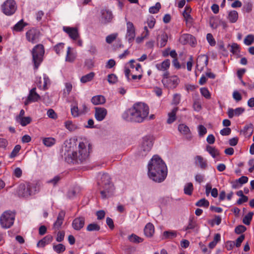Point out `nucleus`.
<instances>
[{
  "label": "nucleus",
  "mask_w": 254,
  "mask_h": 254,
  "mask_svg": "<svg viewBox=\"0 0 254 254\" xmlns=\"http://www.w3.org/2000/svg\"><path fill=\"white\" fill-rule=\"evenodd\" d=\"M149 108L147 105L137 102L122 114L123 119L129 122L141 123L148 117Z\"/></svg>",
  "instance_id": "1"
},
{
  "label": "nucleus",
  "mask_w": 254,
  "mask_h": 254,
  "mask_svg": "<svg viewBox=\"0 0 254 254\" xmlns=\"http://www.w3.org/2000/svg\"><path fill=\"white\" fill-rule=\"evenodd\" d=\"M148 175L150 179L157 183L163 182L167 175V168L163 160L154 155L148 164Z\"/></svg>",
  "instance_id": "2"
},
{
  "label": "nucleus",
  "mask_w": 254,
  "mask_h": 254,
  "mask_svg": "<svg viewBox=\"0 0 254 254\" xmlns=\"http://www.w3.org/2000/svg\"><path fill=\"white\" fill-rule=\"evenodd\" d=\"M89 153L85 144L81 142L78 145V151L68 153L65 157V160L68 163H83L88 159Z\"/></svg>",
  "instance_id": "3"
},
{
  "label": "nucleus",
  "mask_w": 254,
  "mask_h": 254,
  "mask_svg": "<svg viewBox=\"0 0 254 254\" xmlns=\"http://www.w3.org/2000/svg\"><path fill=\"white\" fill-rule=\"evenodd\" d=\"M98 189L102 199H107L112 196L115 191L113 184L110 176L106 173L102 175L98 182Z\"/></svg>",
  "instance_id": "4"
},
{
  "label": "nucleus",
  "mask_w": 254,
  "mask_h": 254,
  "mask_svg": "<svg viewBox=\"0 0 254 254\" xmlns=\"http://www.w3.org/2000/svg\"><path fill=\"white\" fill-rule=\"evenodd\" d=\"M39 188L36 183H27L26 185L20 184L16 189V194L20 197H28L39 191Z\"/></svg>",
  "instance_id": "5"
},
{
  "label": "nucleus",
  "mask_w": 254,
  "mask_h": 254,
  "mask_svg": "<svg viewBox=\"0 0 254 254\" xmlns=\"http://www.w3.org/2000/svg\"><path fill=\"white\" fill-rule=\"evenodd\" d=\"M44 53V48L42 44L37 45L32 49V62L35 69L37 70L42 62Z\"/></svg>",
  "instance_id": "6"
},
{
  "label": "nucleus",
  "mask_w": 254,
  "mask_h": 254,
  "mask_svg": "<svg viewBox=\"0 0 254 254\" xmlns=\"http://www.w3.org/2000/svg\"><path fill=\"white\" fill-rule=\"evenodd\" d=\"M15 214L10 211H5L1 216L0 221L1 226L4 228H10L13 224Z\"/></svg>",
  "instance_id": "7"
},
{
  "label": "nucleus",
  "mask_w": 254,
  "mask_h": 254,
  "mask_svg": "<svg viewBox=\"0 0 254 254\" xmlns=\"http://www.w3.org/2000/svg\"><path fill=\"white\" fill-rule=\"evenodd\" d=\"M17 8L16 3L14 0H6L1 5L3 13L7 16L13 14Z\"/></svg>",
  "instance_id": "8"
},
{
  "label": "nucleus",
  "mask_w": 254,
  "mask_h": 254,
  "mask_svg": "<svg viewBox=\"0 0 254 254\" xmlns=\"http://www.w3.org/2000/svg\"><path fill=\"white\" fill-rule=\"evenodd\" d=\"M152 146L153 142L151 139L146 137L143 138L139 150V155L145 156L150 151Z\"/></svg>",
  "instance_id": "9"
},
{
  "label": "nucleus",
  "mask_w": 254,
  "mask_h": 254,
  "mask_svg": "<svg viewBox=\"0 0 254 254\" xmlns=\"http://www.w3.org/2000/svg\"><path fill=\"white\" fill-rule=\"evenodd\" d=\"M162 82L163 85L169 89L175 88L180 82L179 78L176 75L163 78Z\"/></svg>",
  "instance_id": "10"
},
{
  "label": "nucleus",
  "mask_w": 254,
  "mask_h": 254,
  "mask_svg": "<svg viewBox=\"0 0 254 254\" xmlns=\"http://www.w3.org/2000/svg\"><path fill=\"white\" fill-rule=\"evenodd\" d=\"M170 66V61L169 59L164 60L161 63L156 64V68L159 71H163L164 73L162 75L164 78L168 77L170 75V73L168 71V69Z\"/></svg>",
  "instance_id": "11"
},
{
  "label": "nucleus",
  "mask_w": 254,
  "mask_h": 254,
  "mask_svg": "<svg viewBox=\"0 0 254 254\" xmlns=\"http://www.w3.org/2000/svg\"><path fill=\"white\" fill-rule=\"evenodd\" d=\"M40 32L36 29L32 28L28 30L26 33L27 40L32 43H36L39 41Z\"/></svg>",
  "instance_id": "12"
},
{
  "label": "nucleus",
  "mask_w": 254,
  "mask_h": 254,
  "mask_svg": "<svg viewBox=\"0 0 254 254\" xmlns=\"http://www.w3.org/2000/svg\"><path fill=\"white\" fill-rule=\"evenodd\" d=\"M135 37V28L131 22L128 21L127 23L126 38L129 43L132 42Z\"/></svg>",
  "instance_id": "13"
},
{
  "label": "nucleus",
  "mask_w": 254,
  "mask_h": 254,
  "mask_svg": "<svg viewBox=\"0 0 254 254\" xmlns=\"http://www.w3.org/2000/svg\"><path fill=\"white\" fill-rule=\"evenodd\" d=\"M101 22L102 23L106 24L110 22L113 17L112 12L109 10L102 9L101 10Z\"/></svg>",
  "instance_id": "14"
},
{
  "label": "nucleus",
  "mask_w": 254,
  "mask_h": 254,
  "mask_svg": "<svg viewBox=\"0 0 254 254\" xmlns=\"http://www.w3.org/2000/svg\"><path fill=\"white\" fill-rule=\"evenodd\" d=\"M180 40L181 43L184 45L188 44L191 45H194L196 42L194 37L189 34H184L182 35Z\"/></svg>",
  "instance_id": "15"
},
{
  "label": "nucleus",
  "mask_w": 254,
  "mask_h": 254,
  "mask_svg": "<svg viewBox=\"0 0 254 254\" xmlns=\"http://www.w3.org/2000/svg\"><path fill=\"white\" fill-rule=\"evenodd\" d=\"M40 99V95L36 92V88H33L30 90L29 94L27 97L25 104L27 105L30 102H35L38 101Z\"/></svg>",
  "instance_id": "16"
},
{
  "label": "nucleus",
  "mask_w": 254,
  "mask_h": 254,
  "mask_svg": "<svg viewBox=\"0 0 254 254\" xmlns=\"http://www.w3.org/2000/svg\"><path fill=\"white\" fill-rule=\"evenodd\" d=\"M95 117L98 121H103L107 114V111L104 108L96 107L95 108Z\"/></svg>",
  "instance_id": "17"
},
{
  "label": "nucleus",
  "mask_w": 254,
  "mask_h": 254,
  "mask_svg": "<svg viewBox=\"0 0 254 254\" xmlns=\"http://www.w3.org/2000/svg\"><path fill=\"white\" fill-rule=\"evenodd\" d=\"M63 30L73 40H76L79 37L78 30L76 28L64 26Z\"/></svg>",
  "instance_id": "18"
},
{
  "label": "nucleus",
  "mask_w": 254,
  "mask_h": 254,
  "mask_svg": "<svg viewBox=\"0 0 254 254\" xmlns=\"http://www.w3.org/2000/svg\"><path fill=\"white\" fill-rule=\"evenodd\" d=\"M85 223V218L83 217H79L75 218L72 223L73 229L75 230H80L82 229Z\"/></svg>",
  "instance_id": "19"
},
{
  "label": "nucleus",
  "mask_w": 254,
  "mask_h": 254,
  "mask_svg": "<svg viewBox=\"0 0 254 254\" xmlns=\"http://www.w3.org/2000/svg\"><path fill=\"white\" fill-rule=\"evenodd\" d=\"M245 111V109L242 107L237 108L235 109L229 108L227 114L229 118L231 119L234 116H239Z\"/></svg>",
  "instance_id": "20"
},
{
  "label": "nucleus",
  "mask_w": 254,
  "mask_h": 254,
  "mask_svg": "<svg viewBox=\"0 0 254 254\" xmlns=\"http://www.w3.org/2000/svg\"><path fill=\"white\" fill-rule=\"evenodd\" d=\"M194 160L195 164L197 165L201 169L204 170L207 168V161L202 156L197 155L195 157Z\"/></svg>",
  "instance_id": "21"
},
{
  "label": "nucleus",
  "mask_w": 254,
  "mask_h": 254,
  "mask_svg": "<svg viewBox=\"0 0 254 254\" xmlns=\"http://www.w3.org/2000/svg\"><path fill=\"white\" fill-rule=\"evenodd\" d=\"M65 216V212L61 211L58 214L56 221L54 224V228L59 229L63 224V221Z\"/></svg>",
  "instance_id": "22"
},
{
  "label": "nucleus",
  "mask_w": 254,
  "mask_h": 254,
  "mask_svg": "<svg viewBox=\"0 0 254 254\" xmlns=\"http://www.w3.org/2000/svg\"><path fill=\"white\" fill-rule=\"evenodd\" d=\"M144 235L147 237H151L154 233V227L151 223H148L145 226L144 229Z\"/></svg>",
  "instance_id": "23"
},
{
  "label": "nucleus",
  "mask_w": 254,
  "mask_h": 254,
  "mask_svg": "<svg viewBox=\"0 0 254 254\" xmlns=\"http://www.w3.org/2000/svg\"><path fill=\"white\" fill-rule=\"evenodd\" d=\"M178 233L175 230L165 231L163 233L162 239H173L177 236Z\"/></svg>",
  "instance_id": "24"
},
{
  "label": "nucleus",
  "mask_w": 254,
  "mask_h": 254,
  "mask_svg": "<svg viewBox=\"0 0 254 254\" xmlns=\"http://www.w3.org/2000/svg\"><path fill=\"white\" fill-rule=\"evenodd\" d=\"M53 240V237L51 235H48L45 236L43 239L40 240L37 246L38 247H44L46 245L50 243Z\"/></svg>",
  "instance_id": "25"
},
{
  "label": "nucleus",
  "mask_w": 254,
  "mask_h": 254,
  "mask_svg": "<svg viewBox=\"0 0 254 254\" xmlns=\"http://www.w3.org/2000/svg\"><path fill=\"white\" fill-rule=\"evenodd\" d=\"M179 131L182 134L188 135L187 137L188 139H190L191 138L190 130L189 127L185 124H180L178 126Z\"/></svg>",
  "instance_id": "26"
},
{
  "label": "nucleus",
  "mask_w": 254,
  "mask_h": 254,
  "mask_svg": "<svg viewBox=\"0 0 254 254\" xmlns=\"http://www.w3.org/2000/svg\"><path fill=\"white\" fill-rule=\"evenodd\" d=\"M106 102V99L102 95H96L93 96L91 99V102L95 105L103 104Z\"/></svg>",
  "instance_id": "27"
},
{
  "label": "nucleus",
  "mask_w": 254,
  "mask_h": 254,
  "mask_svg": "<svg viewBox=\"0 0 254 254\" xmlns=\"http://www.w3.org/2000/svg\"><path fill=\"white\" fill-rule=\"evenodd\" d=\"M178 110V107L174 108L170 113H168V119L167 120V123L169 124L173 123L176 119V113Z\"/></svg>",
  "instance_id": "28"
},
{
  "label": "nucleus",
  "mask_w": 254,
  "mask_h": 254,
  "mask_svg": "<svg viewBox=\"0 0 254 254\" xmlns=\"http://www.w3.org/2000/svg\"><path fill=\"white\" fill-rule=\"evenodd\" d=\"M206 150L211 155L213 158H215L219 155V151L215 147L207 145L206 147Z\"/></svg>",
  "instance_id": "29"
},
{
  "label": "nucleus",
  "mask_w": 254,
  "mask_h": 254,
  "mask_svg": "<svg viewBox=\"0 0 254 254\" xmlns=\"http://www.w3.org/2000/svg\"><path fill=\"white\" fill-rule=\"evenodd\" d=\"M238 18V13L235 10H232L229 12L228 19L231 23H235Z\"/></svg>",
  "instance_id": "30"
},
{
  "label": "nucleus",
  "mask_w": 254,
  "mask_h": 254,
  "mask_svg": "<svg viewBox=\"0 0 254 254\" xmlns=\"http://www.w3.org/2000/svg\"><path fill=\"white\" fill-rule=\"evenodd\" d=\"M75 55L73 53L71 52V48L68 47L67 48L66 55L65 57V61L69 63L73 62L75 59Z\"/></svg>",
  "instance_id": "31"
},
{
  "label": "nucleus",
  "mask_w": 254,
  "mask_h": 254,
  "mask_svg": "<svg viewBox=\"0 0 254 254\" xmlns=\"http://www.w3.org/2000/svg\"><path fill=\"white\" fill-rule=\"evenodd\" d=\"M168 39V35L163 32L158 38V40L159 41L160 47H164L166 46Z\"/></svg>",
  "instance_id": "32"
},
{
  "label": "nucleus",
  "mask_w": 254,
  "mask_h": 254,
  "mask_svg": "<svg viewBox=\"0 0 254 254\" xmlns=\"http://www.w3.org/2000/svg\"><path fill=\"white\" fill-rule=\"evenodd\" d=\"M16 121L22 127H25L30 124V123L32 122V119L30 117H25L22 118H19V120H17Z\"/></svg>",
  "instance_id": "33"
},
{
  "label": "nucleus",
  "mask_w": 254,
  "mask_h": 254,
  "mask_svg": "<svg viewBox=\"0 0 254 254\" xmlns=\"http://www.w3.org/2000/svg\"><path fill=\"white\" fill-rule=\"evenodd\" d=\"M94 75L95 73L93 72H91L82 76L80 78V81L83 83L90 81L93 78Z\"/></svg>",
  "instance_id": "34"
},
{
  "label": "nucleus",
  "mask_w": 254,
  "mask_h": 254,
  "mask_svg": "<svg viewBox=\"0 0 254 254\" xmlns=\"http://www.w3.org/2000/svg\"><path fill=\"white\" fill-rule=\"evenodd\" d=\"M128 239L130 242L134 243H140L143 241V238L139 237V236L134 234H132L131 235L128 236Z\"/></svg>",
  "instance_id": "35"
},
{
  "label": "nucleus",
  "mask_w": 254,
  "mask_h": 254,
  "mask_svg": "<svg viewBox=\"0 0 254 254\" xmlns=\"http://www.w3.org/2000/svg\"><path fill=\"white\" fill-rule=\"evenodd\" d=\"M221 236L219 234L217 233L215 234L214 237L213 241L211 242L208 245L209 248L210 249H213L217 244L218 242L220 241Z\"/></svg>",
  "instance_id": "36"
},
{
  "label": "nucleus",
  "mask_w": 254,
  "mask_h": 254,
  "mask_svg": "<svg viewBox=\"0 0 254 254\" xmlns=\"http://www.w3.org/2000/svg\"><path fill=\"white\" fill-rule=\"evenodd\" d=\"M193 190V185L191 183H188L186 184L184 187V193L186 194L190 195L192 194V192Z\"/></svg>",
  "instance_id": "37"
},
{
  "label": "nucleus",
  "mask_w": 254,
  "mask_h": 254,
  "mask_svg": "<svg viewBox=\"0 0 254 254\" xmlns=\"http://www.w3.org/2000/svg\"><path fill=\"white\" fill-rule=\"evenodd\" d=\"M71 114L73 117H77L81 115L80 110L78 109L77 105L76 104L71 106Z\"/></svg>",
  "instance_id": "38"
},
{
  "label": "nucleus",
  "mask_w": 254,
  "mask_h": 254,
  "mask_svg": "<svg viewBox=\"0 0 254 254\" xmlns=\"http://www.w3.org/2000/svg\"><path fill=\"white\" fill-rule=\"evenodd\" d=\"M53 250L58 254H61L65 250V246L62 244L54 245L53 247Z\"/></svg>",
  "instance_id": "39"
},
{
  "label": "nucleus",
  "mask_w": 254,
  "mask_h": 254,
  "mask_svg": "<svg viewBox=\"0 0 254 254\" xmlns=\"http://www.w3.org/2000/svg\"><path fill=\"white\" fill-rule=\"evenodd\" d=\"M55 139L53 137H46L43 139V144L47 146L51 147L53 146L55 143Z\"/></svg>",
  "instance_id": "40"
},
{
  "label": "nucleus",
  "mask_w": 254,
  "mask_h": 254,
  "mask_svg": "<svg viewBox=\"0 0 254 254\" xmlns=\"http://www.w3.org/2000/svg\"><path fill=\"white\" fill-rule=\"evenodd\" d=\"M26 25L27 23H24L23 20H21L14 25L13 29L16 31H21Z\"/></svg>",
  "instance_id": "41"
},
{
  "label": "nucleus",
  "mask_w": 254,
  "mask_h": 254,
  "mask_svg": "<svg viewBox=\"0 0 254 254\" xmlns=\"http://www.w3.org/2000/svg\"><path fill=\"white\" fill-rule=\"evenodd\" d=\"M65 127L70 131H74L77 129V127L71 121H67L65 122Z\"/></svg>",
  "instance_id": "42"
},
{
  "label": "nucleus",
  "mask_w": 254,
  "mask_h": 254,
  "mask_svg": "<svg viewBox=\"0 0 254 254\" xmlns=\"http://www.w3.org/2000/svg\"><path fill=\"white\" fill-rule=\"evenodd\" d=\"M86 229L88 231H98L100 229V227L97 223H93L89 224Z\"/></svg>",
  "instance_id": "43"
},
{
  "label": "nucleus",
  "mask_w": 254,
  "mask_h": 254,
  "mask_svg": "<svg viewBox=\"0 0 254 254\" xmlns=\"http://www.w3.org/2000/svg\"><path fill=\"white\" fill-rule=\"evenodd\" d=\"M254 213L253 212H250L247 214L243 219V222L247 225H249L251 223V221L252 219Z\"/></svg>",
  "instance_id": "44"
},
{
  "label": "nucleus",
  "mask_w": 254,
  "mask_h": 254,
  "mask_svg": "<svg viewBox=\"0 0 254 254\" xmlns=\"http://www.w3.org/2000/svg\"><path fill=\"white\" fill-rule=\"evenodd\" d=\"M254 42V36L252 34L248 35L244 40V43L247 46L252 45Z\"/></svg>",
  "instance_id": "45"
},
{
  "label": "nucleus",
  "mask_w": 254,
  "mask_h": 254,
  "mask_svg": "<svg viewBox=\"0 0 254 254\" xmlns=\"http://www.w3.org/2000/svg\"><path fill=\"white\" fill-rule=\"evenodd\" d=\"M209 205V201L205 198H202L199 200L195 203V205L199 207H208Z\"/></svg>",
  "instance_id": "46"
},
{
  "label": "nucleus",
  "mask_w": 254,
  "mask_h": 254,
  "mask_svg": "<svg viewBox=\"0 0 254 254\" xmlns=\"http://www.w3.org/2000/svg\"><path fill=\"white\" fill-rule=\"evenodd\" d=\"M161 8V4L157 2L154 6H151L149 9V11L151 13H157Z\"/></svg>",
  "instance_id": "47"
},
{
  "label": "nucleus",
  "mask_w": 254,
  "mask_h": 254,
  "mask_svg": "<svg viewBox=\"0 0 254 254\" xmlns=\"http://www.w3.org/2000/svg\"><path fill=\"white\" fill-rule=\"evenodd\" d=\"M64 44V43H59L55 46L54 49L57 54L60 55L61 51H63Z\"/></svg>",
  "instance_id": "48"
},
{
  "label": "nucleus",
  "mask_w": 254,
  "mask_h": 254,
  "mask_svg": "<svg viewBox=\"0 0 254 254\" xmlns=\"http://www.w3.org/2000/svg\"><path fill=\"white\" fill-rule=\"evenodd\" d=\"M183 15L185 19L186 23L191 25L193 22V18L190 15V13L183 12Z\"/></svg>",
  "instance_id": "49"
},
{
  "label": "nucleus",
  "mask_w": 254,
  "mask_h": 254,
  "mask_svg": "<svg viewBox=\"0 0 254 254\" xmlns=\"http://www.w3.org/2000/svg\"><path fill=\"white\" fill-rule=\"evenodd\" d=\"M209 24L212 29H216L218 26V20L214 17H212L209 19Z\"/></svg>",
  "instance_id": "50"
},
{
  "label": "nucleus",
  "mask_w": 254,
  "mask_h": 254,
  "mask_svg": "<svg viewBox=\"0 0 254 254\" xmlns=\"http://www.w3.org/2000/svg\"><path fill=\"white\" fill-rule=\"evenodd\" d=\"M201 94L204 96L206 99H210L211 98V94L207 89V88L203 87L200 89Z\"/></svg>",
  "instance_id": "51"
},
{
  "label": "nucleus",
  "mask_w": 254,
  "mask_h": 254,
  "mask_svg": "<svg viewBox=\"0 0 254 254\" xmlns=\"http://www.w3.org/2000/svg\"><path fill=\"white\" fill-rule=\"evenodd\" d=\"M146 23L148 27L150 29H152L154 27L156 23L155 19L152 16H150L147 18Z\"/></svg>",
  "instance_id": "52"
},
{
  "label": "nucleus",
  "mask_w": 254,
  "mask_h": 254,
  "mask_svg": "<svg viewBox=\"0 0 254 254\" xmlns=\"http://www.w3.org/2000/svg\"><path fill=\"white\" fill-rule=\"evenodd\" d=\"M196 226V223L195 221H194L192 219H190L189 220V224L188 226L185 228L186 231H187L190 229H194Z\"/></svg>",
  "instance_id": "53"
},
{
  "label": "nucleus",
  "mask_w": 254,
  "mask_h": 254,
  "mask_svg": "<svg viewBox=\"0 0 254 254\" xmlns=\"http://www.w3.org/2000/svg\"><path fill=\"white\" fill-rule=\"evenodd\" d=\"M118 80L117 76L114 74H110L108 75V81L110 84H114Z\"/></svg>",
  "instance_id": "54"
},
{
  "label": "nucleus",
  "mask_w": 254,
  "mask_h": 254,
  "mask_svg": "<svg viewBox=\"0 0 254 254\" xmlns=\"http://www.w3.org/2000/svg\"><path fill=\"white\" fill-rule=\"evenodd\" d=\"M118 34L117 33L110 34L106 37V41L107 43H112L117 38Z\"/></svg>",
  "instance_id": "55"
},
{
  "label": "nucleus",
  "mask_w": 254,
  "mask_h": 254,
  "mask_svg": "<svg viewBox=\"0 0 254 254\" xmlns=\"http://www.w3.org/2000/svg\"><path fill=\"white\" fill-rule=\"evenodd\" d=\"M72 88V85L70 82L65 83V89L64 90V94L68 95Z\"/></svg>",
  "instance_id": "56"
},
{
  "label": "nucleus",
  "mask_w": 254,
  "mask_h": 254,
  "mask_svg": "<svg viewBox=\"0 0 254 254\" xmlns=\"http://www.w3.org/2000/svg\"><path fill=\"white\" fill-rule=\"evenodd\" d=\"M21 149V146L20 145H16L15 146L14 149L12 151L10 156L11 158L17 156L18 153L19 152Z\"/></svg>",
  "instance_id": "57"
},
{
  "label": "nucleus",
  "mask_w": 254,
  "mask_h": 254,
  "mask_svg": "<svg viewBox=\"0 0 254 254\" xmlns=\"http://www.w3.org/2000/svg\"><path fill=\"white\" fill-rule=\"evenodd\" d=\"M230 46V45H229ZM230 51L233 54H236L239 52V45L237 43H233L231 46Z\"/></svg>",
  "instance_id": "58"
},
{
  "label": "nucleus",
  "mask_w": 254,
  "mask_h": 254,
  "mask_svg": "<svg viewBox=\"0 0 254 254\" xmlns=\"http://www.w3.org/2000/svg\"><path fill=\"white\" fill-rule=\"evenodd\" d=\"M206 39H207L208 42L211 46H213L215 45V44H216L215 41L211 34H210V33L207 34L206 35Z\"/></svg>",
  "instance_id": "59"
},
{
  "label": "nucleus",
  "mask_w": 254,
  "mask_h": 254,
  "mask_svg": "<svg viewBox=\"0 0 254 254\" xmlns=\"http://www.w3.org/2000/svg\"><path fill=\"white\" fill-rule=\"evenodd\" d=\"M198 130L199 135L200 136H203L207 132V129L206 127L203 125H199L198 127Z\"/></svg>",
  "instance_id": "60"
},
{
  "label": "nucleus",
  "mask_w": 254,
  "mask_h": 254,
  "mask_svg": "<svg viewBox=\"0 0 254 254\" xmlns=\"http://www.w3.org/2000/svg\"><path fill=\"white\" fill-rule=\"evenodd\" d=\"M180 100L181 95L178 93L175 94L173 96L172 104L177 105L180 103Z\"/></svg>",
  "instance_id": "61"
},
{
  "label": "nucleus",
  "mask_w": 254,
  "mask_h": 254,
  "mask_svg": "<svg viewBox=\"0 0 254 254\" xmlns=\"http://www.w3.org/2000/svg\"><path fill=\"white\" fill-rule=\"evenodd\" d=\"M64 231H59L57 234V237L56 238V241L58 242H62L64 237Z\"/></svg>",
  "instance_id": "62"
},
{
  "label": "nucleus",
  "mask_w": 254,
  "mask_h": 254,
  "mask_svg": "<svg viewBox=\"0 0 254 254\" xmlns=\"http://www.w3.org/2000/svg\"><path fill=\"white\" fill-rule=\"evenodd\" d=\"M246 230V228L243 225H239L236 227L235 231L237 234H241Z\"/></svg>",
  "instance_id": "63"
},
{
  "label": "nucleus",
  "mask_w": 254,
  "mask_h": 254,
  "mask_svg": "<svg viewBox=\"0 0 254 254\" xmlns=\"http://www.w3.org/2000/svg\"><path fill=\"white\" fill-rule=\"evenodd\" d=\"M195 180L196 182L200 184L204 180V175L200 174H197L195 176Z\"/></svg>",
  "instance_id": "64"
}]
</instances>
